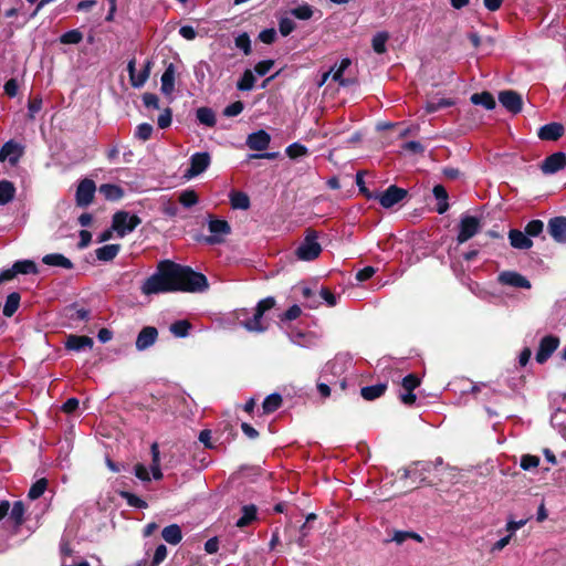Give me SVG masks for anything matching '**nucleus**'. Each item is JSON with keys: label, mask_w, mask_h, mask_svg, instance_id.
<instances>
[{"label": "nucleus", "mask_w": 566, "mask_h": 566, "mask_svg": "<svg viewBox=\"0 0 566 566\" xmlns=\"http://www.w3.org/2000/svg\"><path fill=\"white\" fill-rule=\"evenodd\" d=\"M401 385L406 391H413L420 385V380L416 375L409 374L403 377Z\"/></svg>", "instance_id": "obj_58"}, {"label": "nucleus", "mask_w": 566, "mask_h": 566, "mask_svg": "<svg viewBox=\"0 0 566 566\" xmlns=\"http://www.w3.org/2000/svg\"><path fill=\"white\" fill-rule=\"evenodd\" d=\"M432 193L438 201L437 212L443 214L449 209L448 192L442 185H436L432 189Z\"/></svg>", "instance_id": "obj_24"}, {"label": "nucleus", "mask_w": 566, "mask_h": 566, "mask_svg": "<svg viewBox=\"0 0 566 566\" xmlns=\"http://www.w3.org/2000/svg\"><path fill=\"white\" fill-rule=\"evenodd\" d=\"M481 229V220L478 217L464 214L460 219L458 243L462 244L473 238Z\"/></svg>", "instance_id": "obj_4"}, {"label": "nucleus", "mask_w": 566, "mask_h": 566, "mask_svg": "<svg viewBox=\"0 0 566 566\" xmlns=\"http://www.w3.org/2000/svg\"><path fill=\"white\" fill-rule=\"evenodd\" d=\"M83 34L78 30H70L60 38L63 44H77L82 41Z\"/></svg>", "instance_id": "obj_48"}, {"label": "nucleus", "mask_w": 566, "mask_h": 566, "mask_svg": "<svg viewBox=\"0 0 566 566\" xmlns=\"http://www.w3.org/2000/svg\"><path fill=\"white\" fill-rule=\"evenodd\" d=\"M510 244L514 249L527 250L533 245L532 240L522 231L512 229L509 232Z\"/></svg>", "instance_id": "obj_20"}, {"label": "nucleus", "mask_w": 566, "mask_h": 566, "mask_svg": "<svg viewBox=\"0 0 566 566\" xmlns=\"http://www.w3.org/2000/svg\"><path fill=\"white\" fill-rule=\"evenodd\" d=\"M15 195V188L11 181H0V205L4 206L9 203Z\"/></svg>", "instance_id": "obj_34"}, {"label": "nucleus", "mask_w": 566, "mask_h": 566, "mask_svg": "<svg viewBox=\"0 0 566 566\" xmlns=\"http://www.w3.org/2000/svg\"><path fill=\"white\" fill-rule=\"evenodd\" d=\"M271 142V136L263 129L251 133L247 138V146L256 151L265 150Z\"/></svg>", "instance_id": "obj_15"}, {"label": "nucleus", "mask_w": 566, "mask_h": 566, "mask_svg": "<svg viewBox=\"0 0 566 566\" xmlns=\"http://www.w3.org/2000/svg\"><path fill=\"white\" fill-rule=\"evenodd\" d=\"M255 77L251 70H245L241 78L237 83L239 91H251L254 87Z\"/></svg>", "instance_id": "obj_42"}, {"label": "nucleus", "mask_w": 566, "mask_h": 566, "mask_svg": "<svg viewBox=\"0 0 566 566\" xmlns=\"http://www.w3.org/2000/svg\"><path fill=\"white\" fill-rule=\"evenodd\" d=\"M24 154V147L14 140L7 142L0 149V161L15 166Z\"/></svg>", "instance_id": "obj_8"}, {"label": "nucleus", "mask_w": 566, "mask_h": 566, "mask_svg": "<svg viewBox=\"0 0 566 566\" xmlns=\"http://www.w3.org/2000/svg\"><path fill=\"white\" fill-rule=\"evenodd\" d=\"M454 104H455L454 101L451 98L431 99V101H428L426 104V112L434 113L441 108L453 106Z\"/></svg>", "instance_id": "obj_40"}, {"label": "nucleus", "mask_w": 566, "mask_h": 566, "mask_svg": "<svg viewBox=\"0 0 566 566\" xmlns=\"http://www.w3.org/2000/svg\"><path fill=\"white\" fill-rule=\"evenodd\" d=\"M296 28L295 22L287 17L281 18L279 21V30L283 36L291 34Z\"/></svg>", "instance_id": "obj_50"}, {"label": "nucleus", "mask_w": 566, "mask_h": 566, "mask_svg": "<svg viewBox=\"0 0 566 566\" xmlns=\"http://www.w3.org/2000/svg\"><path fill=\"white\" fill-rule=\"evenodd\" d=\"M166 557H167V547L164 544H160L159 546H157V548L155 551V554H154V557L151 560L153 566L159 565L161 562L165 560Z\"/></svg>", "instance_id": "obj_61"}, {"label": "nucleus", "mask_w": 566, "mask_h": 566, "mask_svg": "<svg viewBox=\"0 0 566 566\" xmlns=\"http://www.w3.org/2000/svg\"><path fill=\"white\" fill-rule=\"evenodd\" d=\"M564 134V127L558 123H549L538 129V137L542 140H557Z\"/></svg>", "instance_id": "obj_19"}, {"label": "nucleus", "mask_w": 566, "mask_h": 566, "mask_svg": "<svg viewBox=\"0 0 566 566\" xmlns=\"http://www.w3.org/2000/svg\"><path fill=\"white\" fill-rule=\"evenodd\" d=\"M197 119L200 124L206 125L208 127H213L216 125V114L209 107H200L196 112Z\"/></svg>", "instance_id": "obj_35"}, {"label": "nucleus", "mask_w": 566, "mask_h": 566, "mask_svg": "<svg viewBox=\"0 0 566 566\" xmlns=\"http://www.w3.org/2000/svg\"><path fill=\"white\" fill-rule=\"evenodd\" d=\"M48 481L45 479L38 480L29 490V497L31 500L39 499L46 490Z\"/></svg>", "instance_id": "obj_46"}, {"label": "nucleus", "mask_w": 566, "mask_h": 566, "mask_svg": "<svg viewBox=\"0 0 566 566\" xmlns=\"http://www.w3.org/2000/svg\"><path fill=\"white\" fill-rule=\"evenodd\" d=\"M120 495L123 499L126 500L127 504L129 506L136 507V509H146L147 502L140 499L139 496L130 493V492H120Z\"/></svg>", "instance_id": "obj_47"}, {"label": "nucleus", "mask_w": 566, "mask_h": 566, "mask_svg": "<svg viewBox=\"0 0 566 566\" xmlns=\"http://www.w3.org/2000/svg\"><path fill=\"white\" fill-rule=\"evenodd\" d=\"M286 155L292 158H298L307 154V148L298 143H293L286 147Z\"/></svg>", "instance_id": "obj_49"}, {"label": "nucleus", "mask_w": 566, "mask_h": 566, "mask_svg": "<svg viewBox=\"0 0 566 566\" xmlns=\"http://www.w3.org/2000/svg\"><path fill=\"white\" fill-rule=\"evenodd\" d=\"M42 108V98L34 97L28 103L29 118L33 119Z\"/></svg>", "instance_id": "obj_59"}, {"label": "nucleus", "mask_w": 566, "mask_h": 566, "mask_svg": "<svg viewBox=\"0 0 566 566\" xmlns=\"http://www.w3.org/2000/svg\"><path fill=\"white\" fill-rule=\"evenodd\" d=\"M559 339L556 336L548 335L541 339L539 346L535 356L538 364H544L552 354L557 349Z\"/></svg>", "instance_id": "obj_12"}, {"label": "nucleus", "mask_w": 566, "mask_h": 566, "mask_svg": "<svg viewBox=\"0 0 566 566\" xmlns=\"http://www.w3.org/2000/svg\"><path fill=\"white\" fill-rule=\"evenodd\" d=\"M42 262L49 266L63 268L67 270L73 269L72 261L61 253L46 254L42 258Z\"/></svg>", "instance_id": "obj_23"}, {"label": "nucleus", "mask_w": 566, "mask_h": 566, "mask_svg": "<svg viewBox=\"0 0 566 566\" xmlns=\"http://www.w3.org/2000/svg\"><path fill=\"white\" fill-rule=\"evenodd\" d=\"M163 538L170 545H177L182 539L181 528L177 524H170L161 531Z\"/></svg>", "instance_id": "obj_25"}, {"label": "nucleus", "mask_w": 566, "mask_h": 566, "mask_svg": "<svg viewBox=\"0 0 566 566\" xmlns=\"http://www.w3.org/2000/svg\"><path fill=\"white\" fill-rule=\"evenodd\" d=\"M99 192L105 197L107 200L116 201L123 198L124 190L113 184H104L99 186Z\"/></svg>", "instance_id": "obj_28"}, {"label": "nucleus", "mask_w": 566, "mask_h": 566, "mask_svg": "<svg viewBox=\"0 0 566 566\" xmlns=\"http://www.w3.org/2000/svg\"><path fill=\"white\" fill-rule=\"evenodd\" d=\"M158 332L153 326L144 327L136 339V348L138 350H145L156 342Z\"/></svg>", "instance_id": "obj_18"}, {"label": "nucleus", "mask_w": 566, "mask_h": 566, "mask_svg": "<svg viewBox=\"0 0 566 566\" xmlns=\"http://www.w3.org/2000/svg\"><path fill=\"white\" fill-rule=\"evenodd\" d=\"M566 166V155L562 151L554 153L551 156L546 157L543 161L541 168L542 171L546 175H552Z\"/></svg>", "instance_id": "obj_14"}, {"label": "nucleus", "mask_w": 566, "mask_h": 566, "mask_svg": "<svg viewBox=\"0 0 566 566\" xmlns=\"http://www.w3.org/2000/svg\"><path fill=\"white\" fill-rule=\"evenodd\" d=\"M497 281L502 285L512 286L516 289L530 290L532 287V284L527 280V277L515 271L501 272L497 276Z\"/></svg>", "instance_id": "obj_10"}, {"label": "nucleus", "mask_w": 566, "mask_h": 566, "mask_svg": "<svg viewBox=\"0 0 566 566\" xmlns=\"http://www.w3.org/2000/svg\"><path fill=\"white\" fill-rule=\"evenodd\" d=\"M153 134V126L148 123H143L137 126L135 136L140 140H147Z\"/></svg>", "instance_id": "obj_55"}, {"label": "nucleus", "mask_w": 566, "mask_h": 566, "mask_svg": "<svg viewBox=\"0 0 566 566\" xmlns=\"http://www.w3.org/2000/svg\"><path fill=\"white\" fill-rule=\"evenodd\" d=\"M322 252V247L318 242V234L314 230H307L304 240L296 249V256L302 261H312L316 259Z\"/></svg>", "instance_id": "obj_3"}, {"label": "nucleus", "mask_w": 566, "mask_h": 566, "mask_svg": "<svg viewBox=\"0 0 566 566\" xmlns=\"http://www.w3.org/2000/svg\"><path fill=\"white\" fill-rule=\"evenodd\" d=\"M282 405V397L279 394H271L269 395L263 403L262 409L264 413H271L277 410Z\"/></svg>", "instance_id": "obj_38"}, {"label": "nucleus", "mask_w": 566, "mask_h": 566, "mask_svg": "<svg viewBox=\"0 0 566 566\" xmlns=\"http://www.w3.org/2000/svg\"><path fill=\"white\" fill-rule=\"evenodd\" d=\"M179 201L184 207L190 208L198 202V196L193 190H186L181 192Z\"/></svg>", "instance_id": "obj_51"}, {"label": "nucleus", "mask_w": 566, "mask_h": 566, "mask_svg": "<svg viewBox=\"0 0 566 566\" xmlns=\"http://www.w3.org/2000/svg\"><path fill=\"white\" fill-rule=\"evenodd\" d=\"M235 46L244 52L245 55L251 52V41L248 33L239 34L235 38Z\"/></svg>", "instance_id": "obj_52"}, {"label": "nucleus", "mask_w": 566, "mask_h": 566, "mask_svg": "<svg viewBox=\"0 0 566 566\" xmlns=\"http://www.w3.org/2000/svg\"><path fill=\"white\" fill-rule=\"evenodd\" d=\"M241 511H242V515L235 523V525L240 528L248 526L256 518L255 505H253V504L244 505Z\"/></svg>", "instance_id": "obj_32"}, {"label": "nucleus", "mask_w": 566, "mask_h": 566, "mask_svg": "<svg viewBox=\"0 0 566 566\" xmlns=\"http://www.w3.org/2000/svg\"><path fill=\"white\" fill-rule=\"evenodd\" d=\"M13 268H14L15 275L17 274H36L38 273V266L31 260L17 261V262H14Z\"/></svg>", "instance_id": "obj_37"}, {"label": "nucleus", "mask_w": 566, "mask_h": 566, "mask_svg": "<svg viewBox=\"0 0 566 566\" xmlns=\"http://www.w3.org/2000/svg\"><path fill=\"white\" fill-rule=\"evenodd\" d=\"M273 61L272 60H264V61H261L259 62L255 66H254V71L255 73L259 75V76H264L265 74H268L270 72V70L272 69L273 66Z\"/></svg>", "instance_id": "obj_62"}, {"label": "nucleus", "mask_w": 566, "mask_h": 566, "mask_svg": "<svg viewBox=\"0 0 566 566\" xmlns=\"http://www.w3.org/2000/svg\"><path fill=\"white\" fill-rule=\"evenodd\" d=\"M119 244H106L96 250V258L99 261H112L119 252Z\"/></svg>", "instance_id": "obj_29"}, {"label": "nucleus", "mask_w": 566, "mask_h": 566, "mask_svg": "<svg viewBox=\"0 0 566 566\" xmlns=\"http://www.w3.org/2000/svg\"><path fill=\"white\" fill-rule=\"evenodd\" d=\"M432 462L419 461L415 462L411 467L402 469L403 479H412L413 482H423L427 479V473L431 471Z\"/></svg>", "instance_id": "obj_11"}, {"label": "nucleus", "mask_w": 566, "mask_h": 566, "mask_svg": "<svg viewBox=\"0 0 566 566\" xmlns=\"http://www.w3.org/2000/svg\"><path fill=\"white\" fill-rule=\"evenodd\" d=\"M407 196V191L397 186L388 187L384 192L367 195V198L378 199L381 207L389 209L395 205L399 203Z\"/></svg>", "instance_id": "obj_5"}, {"label": "nucleus", "mask_w": 566, "mask_h": 566, "mask_svg": "<svg viewBox=\"0 0 566 566\" xmlns=\"http://www.w3.org/2000/svg\"><path fill=\"white\" fill-rule=\"evenodd\" d=\"M93 339L88 336L70 335L66 339L65 347L70 350L80 352L85 348H92Z\"/></svg>", "instance_id": "obj_22"}, {"label": "nucleus", "mask_w": 566, "mask_h": 566, "mask_svg": "<svg viewBox=\"0 0 566 566\" xmlns=\"http://www.w3.org/2000/svg\"><path fill=\"white\" fill-rule=\"evenodd\" d=\"M387 386L385 384H377L373 386L363 387L360 395L366 400H374L381 397L386 391Z\"/></svg>", "instance_id": "obj_31"}, {"label": "nucleus", "mask_w": 566, "mask_h": 566, "mask_svg": "<svg viewBox=\"0 0 566 566\" xmlns=\"http://www.w3.org/2000/svg\"><path fill=\"white\" fill-rule=\"evenodd\" d=\"M301 292L306 306L310 308H316L319 305L318 292L313 291L308 286H302Z\"/></svg>", "instance_id": "obj_43"}, {"label": "nucleus", "mask_w": 566, "mask_h": 566, "mask_svg": "<svg viewBox=\"0 0 566 566\" xmlns=\"http://www.w3.org/2000/svg\"><path fill=\"white\" fill-rule=\"evenodd\" d=\"M10 511V518L14 522L15 525H21L23 523L24 515V505L22 502L17 501L13 503V506Z\"/></svg>", "instance_id": "obj_44"}, {"label": "nucleus", "mask_w": 566, "mask_h": 566, "mask_svg": "<svg viewBox=\"0 0 566 566\" xmlns=\"http://www.w3.org/2000/svg\"><path fill=\"white\" fill-rule=\"evenodd\" d=\"M539 458L536 455L525 454L521 458V468L523 470H531L537 468Z\"/></svg>", "instance_id": "obj_56"}, {"label": "nucleus", "mask_w": 566, "mask_h": 566, "mask_svg": "<svg viewBox=\"0 0 566 566\" xmlns=\"http://www.w3.org/2000/svg\"><path fill=\"white\" fill-rule=\"evenodd\" d=\"M243 326L249 332L262 333L268 329V323L264 319V315L255 310L251 318L245 319Z\"/></svg>", "instance_id": "obj_21"}, {"label": "nucleus", "mask_w": 566, "mask_h": 566, "mask_svg": "<svg viewBox=\"0 0 566 566\" xmlns=\"http://www.w3.org/2000/svg\"><path fill=\"white\" fill-rule=\"evenodd\" d=\"M548 232L559 243L566 242V217H555L548 222Z\"/></svg>", "instance_id": "obj_16"}, {"label": "nucleus", "mask_w": 566, "mask_h": 566, "mask_svg": "<svg viewBox=\"0 0 566 566\" xmlns=\"http://www.w3.org/2000/svg\"><path fill=\"white\" fill-rule=\"evenodd\" d=\"M20 304V295L19 293H11L8 295L4 306H3V315L7 317H11L17 310L19 308Z\"/></svg>", "instance_id": "obj_36"}, {"label": "nucleus", "mask_w": 566, "mask_h": 566, "mask_svg": "<svg viewBox=\"0 0 566 566\" xmlns=\"http://www.w3.org/2000/svg\"><path fill=\"white\" fill-rule=\"evenodd\" d=\"M140 223L142 220L138 216L127 211H117L113 216L112 229L116 232L118 238H124L132 233Z\"/></svg>", "instance_id": "obj_2"}, {"label": "nucleus", "mask_w": 566, "mask_h": 566, "mask_svg": "<svg viewBox=\"0 0 566 566\" xmlns=\"http://www.w3.org/2000/svg\"><path fill=\"white\" fill-rule=\"evenodd\" d=\"M95 191L96 185L92 179L85 178L81 180L75 193L76 205L82 208L90 206L94 199Z\"/></svg>", "instance_id": "obj_7"}, {"label": "nucleus", "mask_w": 566, "mask_h": 566, "mask_svg": "<svg viewBox=\"0 0 566 566\" xmlns=\"http://www.w3.org/2000/svg\"><path fill=\"white\" fill-rule=\"evenodd\" d=\"M175 80H176V66L174 63H169L160 77V83H161L160 90L164 95L170 96L174 93Z\"/></svg>", "instance_id": "obj_17"}, {"label": "nucleus", "mask_w": 566, "mask_h": 566, "mask_svg": "<svg viewBox=\"0 0 566 566\" xmlns=\"http://www.w3.org/2000/svg\"><path fill=\"white\" fill-rule=\"evenodd\" d=\"M191 324L187 319H180L172 323L169 327V331L176 337H186L188 336Z\"/></svg>", "instance_id": "obj_39"}, {"label": "nucleus", "mask_w": 566, "mask_h": 566, "mask_svg": "<svg viewBox=\"0 0 566 566\" xmlns=\"http://www.w3.org/2000/svg\"><path fill=\"white\" fill-rule=\"evenodd\" d=\"M208 287L207 277L171 261H161L158 271L149 276L140 290L145 295L174 291L202 292Z\"/></svg>", "instance_id": "obj_1"}, {"label": "nucleus", "mask_w": 566, "mask_h": 566, "mask_svg": "<svg viewBox=\"0 0 566 566\" xmlns=\"http://www.w3.org/2000/svg\"><path fill=\"white\" fill-rule=\"evenodd\" d=\"M318 300L319 302L322 300L325 301L328 306H335L337 304V296L326 287H321L318 291Z\"/></svg>", "instance_id": "obj_57"}, {"label": "nucleus", "mask_w": 566, "mask_h": 566, "mask_svg": "<svg viewBox=\"0 0 566 566\" xmlns=\"http://www.w3.org/2000/svg\"><path fill=\"white\" fill-rule=\"evenodd\" d=\"M291 14L300 20H308L313 15L312 7L307 3L291 9Z\"/></svg>", "instance_id": "obj_45"}, {"label": "nucleus", "mask_w": 566, "mask_h": 566, "mask_svg": "<svg viewBox=\"0 0 566 566\" xmlns=\"http://www.w3.org/2000/svg\"><path fill=\"white\" fill-rule=\"evenodd\" d=\"M244 104L241 101H237L228 105L223 109V115L227 117H234L242 113Z\"/></svg>", "instance_id": "obj_54"}, {"label": "nucleus", "mask_w": 566, "mask_h": 566, "mask_svg": "<svg viewBox=\"0 0 566 566\" xmlns=\"http://www.w3.org/2000/svg\"><path fill=\"white\" fill-rule=\"evenodd\" d=\"M143 103L147 108H159V98L156 94L145 93L143 95Z\"/></svg>", "instance_id": "obj_60"}, {"label": "nucleus", "mask_w": 566, "mask_h": 566, "mask_svg": "<svg viewBox=\"0 0 566 566\" xmlns=\"http://www.w3.org/2000/svg\"><path fill=\"white\" fill-rule=\"evenodd\" d=\"M151 65V61H146L144 69L139 73L136 72L129 77L133 87L139 88L144 86L150 75Z\"/></svg>", "instance_id": "obj_27"}, {"label": "nucleus", "mask_w": 566, "mask_h": 566, "mask_svg": "<svg viewBox=\"0 0 566 566\" xmlns=\"http://www.w3.org/2000/svg\"><path fill=\"white\" fill-rule=\"evenodd\" d=\"M470 101L474 105H481L486 109H493L495 107V101L491 93L482 92L471 95Z\"/></svg>", "instance_id": "obj_30"}, {"label": "nucleus", "mask_w": 566, "mask_h": 566, "mask_svg": "<svg viewBox=\"0 0 566 566\" xmlns=\"http://www.w3.org/2000/svg\"><path fill=\"white\" fill-rule=\"evenodd\" d=\"M350 64L352 61L348 57H345L340 61L336 69L335 66L332 67L333 72L331 76L335 82H338L340 86H348L352 83L349 80L343 77L344 72L349 67Z\"/></svg>", "instance_id": "obj_26"}, {"label": "nucleus", "mask_w": 566, "mask_h": 566, "mask_svg": "<svg viewBox=\"0 0 566 566\" xmlns=\"http://www.w3.org/2000/svg\"><path fill=\"white\" fill-rule=\"evenodd\" d=\"M499 101L504 108L513 114L522 111L523 101L522 96L514 91H503L499 94Z\"/></svg>", "instance_id": "obj_13"}, {"label": "nucleus", "mask_w": 566, "mask_h": 566, "mask_svg": "<svg viewBox=\"0 0 566 566\" xmlns=\"http://www.w3.org/2000/svg\"><path fill=\"white\" fill-rule=\"evenodd\" d=\"M543 222L541 220H532L525 227V234L537 237L543 231Z\"/></svg>", "instance_id": "obj_53"}, {"label": "nucleus", "mask_w": 566, "mask_h": 566, "mask_svg": "<svg viewBox=\"0 0 566 566\" xmlns=\"http://www.w3.org/2000/svg\"><path fill=\"white\" fill-rule=\"evenodd\" d=\"M388 39L389 34L385 31L376 33L371 40L374 51L378 54L385 53Z\"/></svg>", "instance_id": "obj_41"}, {"label": "nucleus", "mask_w": 566, "mask_h": 566, "mask_svg": "<svg viewBox=\"0 0 566 566\" xmlns=\"http://www.w3.org/2000/svg\"><path fill=\"white\" fill-rule=\"evenodd\" d=\"M211 163L209 153H195L190 157V167L185 171L184 178L190 180L208 169Z\"/></svg>", "instance_id": "obj_6"}, {"label": "nucleus", "mask_w": 566, "mask_h": 566, "mask_svg": "<svg viewBox=\"0 0 566 566\" xmlns=\"http://www.w3.org/2000/svg\"><path fill=\"white\" fill-rule=\"evenodd\" d=\"M274 305H275V300L273 297L269 296V297L261 300L258 303L255 310L264 315L265 312L271 310Z\"/></svg>", "instance_id": "obj_64"}, {"label": "nucleus", "mask_w": 566, "mask_h": 566, "mask_svg": "<svg viewBox=\"0 0 566 566\" xmlns=\"http://www.w3.org/2000/svg\"><path fill=\"white\" fill-rule=\"evenodd\" d=\"M230 203L233 209L247 210L250 207V199L242 191H232L230 193Z\"/></svg>", "instance_id": "obj_33"}, {"label": "nucleus", "mask_w": 566, "mask_h": 566, "mask_svg": "<svg viewBox=\"0 0 566 566\" xmlns=\"http://www.w3.org/2000/svg\"><path fill=\"white\" fill-rule=\"evenodd\" d=\"M208 228L211 235L206 238V242L209 244L222 243L231 231L230 224L224 220H211Z\"/></svg>", "instance_id": "obj_9"}, {"label": "nucleus", "mask_w": 566, "mask_h": 566, "mask_svg": "<svg viewBox=\"0 0 566 566\" xmlns=\"http://www.w3.org/2000/svg\"><path fill=\"white\" fill-rule=\"evenodd\" d=\"M134 473L143 482H149L151 479L148 469L142 463L135 465Z\"/></svg>", "instance_id": "obj_63"}]
</instances>
